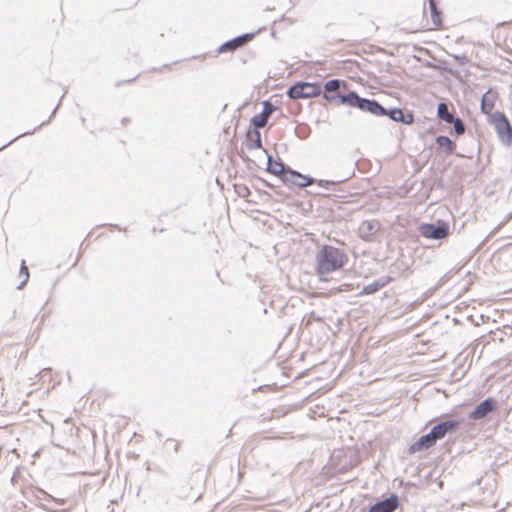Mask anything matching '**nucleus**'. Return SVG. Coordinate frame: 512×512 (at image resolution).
Here are the masks:
<instances>
[{"mask_svg":"<svg viewBox=\"0 0 512 512\" xmlns=\"http://www.w3.org/2000/svg\"><path fill=\"white\" fill-rule=\"evenodd\" d=\"M246 146L250 150L262 147L261 134L259 129L253 127V130L247 131Z\"/></svg>","mask_w":512,"mask_h":512,"instance_id":"obj_18","label":"nucleus"},{"mask_svg":"<svg viewBox=\"0 0 512 512\" xmlns=\"http://www.w3.org/2000/svg\"><path fill=\"white\" fill-rule=\"evenodd\" d=\"M138 76H139V75L135 76V77H134V78H132V79H128V80L122 81V83H123V82H125V83L133 82V81H134ZM120 84H121V82H117V83H116V86L118 87V86H120Z\"/></svg>","mask_w":512,"mask_h":512,"instance_id":"obj_32","label":"nucleus"},{"mask_svg":"<svg viewBox=\"0 0 512 512\" xmlns=\"http://www.w3.org/2000/svg\"><path fill=\"white\" fill-rule=\"evenodd\" d=\"M285 166L286 165L282 162V160H274L272 155H267L266 171L268 173L281 178L282 173L285 172Z\"/></svg>","mask_w":512,"mask_h":512,"instance_id":"obj_17","label":"nucleus"},{"mask_svg":"<svg viewBox=\"0 0 512 512\" xmlns=\"http://www.w3.org/2000/svg\"><path fill=\"white\" fill-rule=\"evenodd\" d=\"M321 94V85L318 82L299 81L290 86L287 96L290 99H307Z\"/></svg>","mask_w":512,"mask_h":512,"instance_id":"obj_4","label":"nucleus"},{"mask_svg":"<svg viewBox=\"0 0 512 512\" xmlns=\"http://www.w3.org/2000/svg\"><path fill=\"white\" fill-rule=\"evenodd\" d=\"M238 193L242 197H246L248 194H250V191H249V189L247 187H243V193L241 191H239Z\"/></svg>","mask_w":512,"mask_h":512,"instance_id":"obj_29","label":"nucleus"},{"mask_svg":"<svg viewBox=\"0 0 512 512\" xmlns=\"http://www.w3.org/2000/svg\"><path fill=\"white\" fill-rule=\"evenodd\" d=\"M399 506V499L396 494L374 503L367 512H394Z\"/></svg>","mask_w":512,"mask_h":512,"instance_id":"obj_12","label":"nucleus"},{"mask_svg":"<svg viewBox=\"0 0 512 512\" xmlns=\"http://www.w3.org/2000/svg\"><path fill=\"white\" fill-rule=\"evenodd\" d=\"M296 181H298V182H303V179H297V178H296Z\"/></svg>","mask_w":512,"mask_h":512,"instance_id":"obj_37","label":"nucleus"},{"mask_svg":"<svg viewBox=\"0 0 512 512\" xmlns=\"http://www.w3.org/2000/svg\"><path fill=\"white\" fill-rule=\"evenodd\" d=\"M488 122L493 125L499 141L505 145L512 144V125L503 112L496 111L488 118Z\"/></svg>","mask_w":512,"mask_h":512,"instance_id":"obj_3","label":"nucleus"},{"mask_svg":"<svg viewBox=\"0 0 512 512\" xmlns=\"http://www.w3.org/2000/svg\"><path fill=\"white\" fill-rule=\"evenodd\" d=\"M51 117H52V116L48 117V120H51ZM48 122H49V121H44V122H42V123H41L37 128H41L42 126L46 125Z\"/></svg>","mask_w":512,"mask_h":512,"instance_id":"obj_33","label":"nucleus"},{"mask_svg":"<svg viewBox=\"0 0 512 512\" xmlns=\"http://www.w3.org/2000/svg\"><path fill=\"white\" fill-rule=\"evenodd\" d=\"M437 117L446 123H451L455 115L449 110L446 102H440L437 106Z\"/></svg>","mask_w":512,"mask_h":512,"instance_id":"obj_20","label":"nucleus"},{"mask_svg":"<svg viewBox=\"0 0 512 512\" xmlns=\"http://www.w3.org/2000/svg\"><path fill=\"white\" fill-rule=\"evenodd\" d=\"M435 436L430 431L429 433L420 436L415 442L408 447V453L414 454L423 450H427L435 445Z\"/></svg>","mask_w":512,"mask_h":512,"instance_id":"obj_15","label":"nucleus"},{"mask_svg":"<svg viewBox=\"0 0 512 512\" xmlns=\"http://www.w3.org/2000/svg\"><path fill=\"white\" fill-rule=\"evenodd\" d=\"M379 289L377 283L374 281L372 283H369L365 286H363L362 290L360 291V295H371L376 293Z\"/></svg>","mask_w":512,"mask_h":512,"instance_id":"obj_24","label":"nucleus"},{"mask_svg":"<svg viewBox=\"0 0 512 512\" xmlns=\"http://www.w3.org/2000/svg\"><path fill=\"white\" fill-rule=\"evenodd\" d=\"M344 254L336 247L325 245L316 255L317 273L328 274L343 267Z\"/></svg>","mask_w":512,"mask_h":512,"instance_id":"obj_1","label":"nucleus"},{"mask_svg":"<svg viewBox=\"0 0 512 512\" xmlns=\"http://www.w3.org/2000/svg\"><path fill=\"white\" fill-rule=\"evenodd\" d=\"M382 116H387L390 120L395 122H400L402 124H412L414 122V115L411 112H404L403 109L393 107V108H385Z\"/></svg>","mask_w":512,"mask_h":512,"instance_id":"obj_13","label":"nucleus"},{"mask_svg":"<svg viewBox=\"0 0 512 512\" xmlns=\"http://www.w3.org/2000/svg\"><path fill=\"white\" fill-rule=\"evenodd\" d=\"M342 84H345V82L339 79L328 80L324 84L323 98L328 102H337L339 104L347 105V102L344 101L347 94H342L339 91Z\"/></svg>","mask_w":512,"mask_h":512,"instance_id":"obj_6","label":"nucleus"},{"mask_svg":"<svg viewBox=\"0 0 512 512\" xmlns=\"http://www.w3.org/2000/svg\"><path fill=\"white\" fill-rule=\"evenodd\" d=\"M498 92L493 88H489L481 97L480 110L483 114L491 118L496 100L498 99Z\"/></svg>","mask_w":512,"mask_h":512,"instance_id":"obj_14","label":"nucleus"},{"mask_svg":"<svg viewBox=\"0 0 512 512\" xmlns=\"http://www.w3.org/2000/svg\"><path fill=\"white\" fill-rule=\"evenodd\" d=\"M295 134L301 140L307 139L311 134V128L305 123L298 124L295 127Z\"/></svg>","mask_w":512,"mask_h":512,"instance_id":"obj_22","label":"nucleus"},{"mask_svg":"<svg viewBox=\"0 0 512 512\" xmlns=\"http://www.w3.org/2000/svg\"><path fill=\"white\" fill-rule=\"evenodd\" d=\"M429 9L431 13V19L433 24L440 28L442 26V12L438 8L436 0H430Z\"/></svg>","mask_w":512,"mask_h":512,"instance_id":"obj_21","label":"nucleus"},{"mask_svg":"<svg viewBox=\"0 0 512 512\" xmlns=\"http://www.w3.org/2000/svg\"><path fill=\"white\" fill-rule=\"evenodd\" d=\"M344 101H346L347 105L350 107L358 108L363 112L370 113L377 117L382 116L384 113V106H382L377 100L361 97L355 91H349Z\"/></svg>","mask_w":512,"mask_h":512,"instance_id":"obj_2","label":"nucleus"},{"mask_svg":"<svg viewBox=\"0 0 512 512\" xmlns=\"http://www.w3.org/2000/svg\"><path fill=\"white\" fill-rule=\"evenodd\" d=\"M393 280H394V278L391 276H382V277L376 279L375 282L377 283L379 289H381V288L385 287L386 285H388Z\"/></svg>","mask_w":512,"mask_h":512,"instance_id":"obj_27","label":"nucleus"},{"mask_svg":"<svg viewBox=\"0 0 512 512\" xmlns=\"http://www.w3.org/2000/svg\"><path fill=\"white\" fill-rule=\"evenodd\" d=\"M435 143L437 144L438 148L443 149L446 155H451L455 149L456 144L445 135H439L435 138Z\"/></svg>","mask_w":512,"mask_h":512,"instance_id":"obj_19","label":"nucleus"},{"mask_svg":"<svg viewBox=\"0 0 512 512\" xmlns=\"http://www.w3.org/2000/svg\"><path fill=\"white\" fill-rule=\"evenodd\" d=\"M38 128H35L33 131H28V132H24L18 136H16L15 138H13L11 141H9L6 145H3L2 147H0V150L4 149L5 147H7L8 145H10L11 143H13L14 141H16L17 139H19L20 137H23V136H26V135H30L32 133H34Z\"/></svg>","mask_w":512,"mask_h":512,"instance_id":"obj_28","label":"nucleus"},{"mask_svg":"<svg viewBox=\"0 0 512 512\" xmlns=\"http://www.w3.org/2000/svg\"><path fill=\"white\" fill-rule=\"evenodd\" d=\"M281 180L284 183H291L298 186L299 188H304L315 183L314 178L303 175L300 172L287 166H285V172L282 173Z\"/></svg>","mask_w":512,"mask_h":512,"instance_id":"obj_7","label":"nucleus"},{"mask_svg":"<svg viewBox=\"0 0 512 512\" xmlns=\"http://www.w3.org/2000/svg\"><path fill=\"white\" fill-rule=\"evenodd\" d=\"M419 234L427 239L442 240L449 236L450 227L444 220H437L436 223H422L418 228Z\"/></svg>","mask_w":512,"mask_h":512,"instance_id":"obj_5","label":"nucleus"},{"mask_svg":"<svg viewBox=\"0 0 512 512\" xmlns=\"http://www.w3.org/2000/svg\"><path fill=\"white\" fill-rule=\"evenodd\" d=\"M450 124L453 125L454 133L457 136L463 135L465 133L466 127L461 118L455 116Z\"/></svg>","mask_w":512,"mask_h":512,"instance_id":"obj_23","label":"nucleus"},{"mask_svg":"<svg viewBox=\"0 0 512 512\" xmlns=\"http://www.w3.org/2000/svg\"><path fill=\"white\" fill-rule=\"evenodd\" d=\"M256 33H244L242 35L236 36L223 44H221L217 52L218 53H225V52H234L240 47L245 46L248 42H250L254 37Z\"/></svg>","mask_w":512,"mask_h":512,"instance_id":"obj_9","label":"nucleus"},{"mask_svg":"<svg viewBox=\"0 0 512 512\" xmlns=\"http://www.w3.org/2000/svg\"><path fill=\"white\" fill-rule=\"evenodd\" d=\"M463 422L462 418L444 420L434 425L430 431L435 436L436 441H438L443 439L448 433L456 432Z\"/></svg>","mask_w":512,"mask_h":512,"instance_id":"obj_8","label":"nucleus"},{"mask_svg":"<svg viewBox=\"0 0 512 512\" xmlns=\"http://www.w3.org/2000/svg\"><path fill=\"white\" fill-rule=\"evenodd\" d=\"M410 273H411V271L409 270V268L405 267V269L402 272V276L406 278L410 275Z\"/></svg>","mask_w":512,"mask_h":512,"instance_id":"obj_31","label":"nucleus"},{"mask_svg":"<svg viewBox=\"0 0 512 512\" xmlns=\"http://www.w3.org/2000/svg\"><path fill=\"white\" fill-rule=\"evenodd\" d=\"M263 183L266 187H271V185L267 181H263Z\"/></svg>","mask_w":512,"mask_h":512,"instance_id":"obj_36","label":"nucleus"},{"mask_svg":"<svg viewBox=\"0 0 512 512\" xmlns=\"http://www.w3.org/2000/svg\"><path fill=\"white\" fill-rule=\"evenodd\" d=\"M428 1V4H430V0H427Z\"/></svg>","mask_w":512,"mask_h":512,"instance_id":"obj_38","label":"nucleus"},{"mask_svg":"<svg viewBox=\"0 0 512 512\" xmlns=\"http://www.w3.org/2000/svg\"><path fill=\"white\" fill-rule=\"evenodd\" d=\"M20 274L25 275V279L19 284L18 289H22L24 285L27 283L29 278V271L28 267L25 265V261H22L21 267H20Z\"/></svg>","mask_w":512,"mask_h":512,"instance_id":"obj_25","label":"nucleus"},{"mask_svg":"<svg viewBox=\"0 0 512 512\" xmlns=\"http://www.w3.org/2000/svg\"><path fill=\"white\" fill-rule=\"evenodd\" d=\"M238 193L242 197H246L248 194H250V191H249V189L247 187H243V193L241 191H239Z\"/></svg>","mask_w":512,"mask_h":512,"instance_id":"obj_30","label":"nucleus"},{"mask_svg":"<svg viewBox=\"0 0 512 512\" xmlns=\"http://www.w3.org/2000/svg\"><path fill=\"white\" fill-rule=\"evenodd\" d=\"M128 121H129L128 118H125V117L122 118V120H121L123 125H125Z\"/></svg>","mask_w":512,"mask_h":512,"instance_id":"obj_34","label":"nucleus"},{"mask_svg":"<svg viewBox=\"0 0 512 512\" xmlns=\"http://www.w3.org/2000/svg\"><path fill=\"white\" fill-rule=\"evenodd\" d=\"M58 107H59V104L54 108V110H53V111H52V113H51V116H54V115H55L56 110L58 109Z\"/></svg>","mask_w":512,"mask_h":512,"instance_id":"obj_35","label":"nucleus"},{"mask_svg":"<svg viewBox=\"0 0 512 512\" xmlns=\"http://www.w3.org/2000/svg\"><path fill=\"white\" fill-rule=\"evenodd\" d=\"M497 409V401L488 397L481 401L468 415L469 419L481 420Z\"/></svg>","mask_w":512,"mask_h":512,"instance_id":"obj_10","label":"nucleus"},{"mask_svg":"<svg viewBox=\"0 0 512 512\" xmlns=\"http://www.w3.org/2000/svg\"><path fill=\"white\" fill-rule=\"evenodd\" d=\"M276 110V107L270 101L263 102L262 111L251 118V124L254 128L260 129L267 125L269 117Z\"/></svg>","mask_w":512,"mask_h":512,"instance_id":"obj_11","label":"nucleus"},{"mask_svg":"<svg viewBox=\"0 0 512 512\" xmlns=\"http://www.w3.org/2000/svg\"><path fill=\"white\" fill-rule=\"evenodd\" d=\"M380 223L377 220H364L359 226V235L363 240L370 241L379 231Z\"/></svg>","mask_w":512,"mask_h":512,"instance_id":"obj_16","label":"nucleus"},{"mask_svg":"<svg viewBox=\"0 0 512 512\" xmlns=\"http://www.w3.org/2000/svg\"><path fill=\"white\" fill-rule=\"evenodd\" d=\"M342 181L343 180H341V181H330V180H323V179L315 180V182L318 184V186L324 187L326 189H331L332 187L336 186L338 183H341Z\"/></svg>","mask_w":512,"mask_h":512,"instance_id":"obj_26","label":"nucleus"}]
</instances>
